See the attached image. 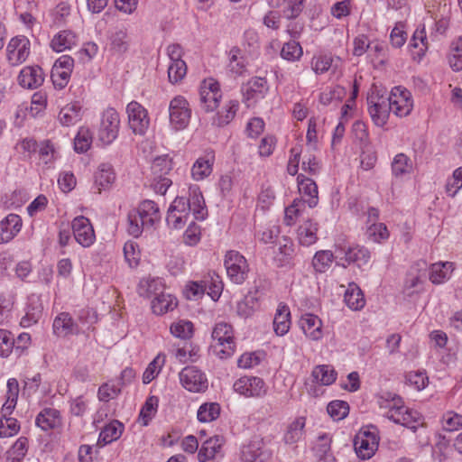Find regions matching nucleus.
<instances>
[{
  "label": "nucleus",
  "instance_id": "obj_41",
  "mask_svg": "<svg viewBox=\"0 0 462 462\" xmlns=\"http://www.w3.org/2000/svg\"><path fill=\"white\" fill-rule=\"evenodd\" d=\"M124 424L120 421L115 420L106 425L99 433L97 444L101 446H105L112 443L118 439L123 431H124Z\"/></svg>",
  "mask_w": 462,
  "mask_h": 462
},
{
  "label": "nucleus",
  "instance_id": "obj_46",
  "mask_svg": "<svg viewBox=\"0 0 462 462\" xmlns=\"http://www.w3.org/2000/svg\"><path fill=\"white\" fill-rule=\"evenodd\" d=\"M311 375L317 383L323 385H330L337 378V373L335 370L327 365H317L314 367Z\"/></svg>",
  "mask_w": 462,
  "mask_h": 462
},
{
  "label": "nucleus",
  "instance_id": "obj_56",
  "mask_svg": "<svg viewBox=\"0 0 462 462\" xmlns=\"http://www.w3.org/2000/svg\"><path fill=\"white\" fill-rule=\"evenodd\" d=\"M327 411L334 420H341L347 416L349 405L345 401L335 400L328 403Z\"/></svg>",
  "mask_w": 462,
  "mask_h": 462
},
{
  "label": "nucleus",
  "instance_id": "obj_13",
  "mask_svg": "<svg viewBox=\"0 0 462 462\" xmlns=\"http://www.w3.org/2000/svg\"><path fill=\"white\" fill-rule=\"evenodd\" d=\"M367 104L368 112L374 124L383 127L387 123L390 112H392L387 97L380 95L379 92H373L367 97Z\"/></svg>",
  "mask_w": 462,
  "mask_h": 462
},
{
  "label": "nucleus",
  "instance_id": "obj_63",
  "mask_svg": "<svg viewBox=\"0 0 462 462\" xmlns=\"http://www.w3.org/2000/svg\"><path fill=\"white\" fill-rule=\"evenodd\" d=\"M40 160L46 165H51L59 156V152L56 150L53 143L46 141L41 143L39 149Z\"/></svg>",
  "mask_w": 462,
  "mask_h": 462
},
{
  "label": "nucleus",
  "instance_id": "obj_24",
  "mask_svg": "<svg viewBox=\"0 0 462 462\" xmlns=\"http://www.w3.org/2000/svg\"><path fill=\"white\" fill-rule=\"evenodd\" d=\"M263 292L254 288L249 291L244 300L237 303V314L242 318H249L261 309Z\"/></svg>",
  "mask_w": 462,
  "mask_h": 462
},
{
  "label": "nucleus",
  "instance_id": "obj_12",
  "mask_svg": "<svg viewBox=\"0 0 462 462\" xmlns=\"http://www.w3.org/2000/svg\"><path fill=\"white\" fill-rule=\"evenodd\" d=\"M379 436L375 428L360 431L354 441L356 455L362 459L371 458L379 446Z\"/></svg>",
  "mask_w": 462,
  "mask_h": 462
},
{
  "label": "nucleus",
  "instance_id": "obj_62",
  "mask_svg": "<svg viewBox=\"0 0 462 462\" xmlns=\"http://www.w3.org/2000/svg\"><path fill=\"white\" fill-rule=\"evenodd\" d=\"M124 255L128 265L136 267L141 259V252L138 245L134 241H127L124 245Z\"/></svg>",
  "mask_w": 462,
  "mask_h": 462
},
{
  "label": "nucleus",
  "instance_id": "obj_3",
  "mask_svg": "<svg viewBox=\"0 0 462 462\" xmlns=\"http://www.w3.org/2000/svg\"><path fill=\"white\" fill-rule=\"evenodd\" d=\"M160 220L158 205L152 200H143L137 208L129 212L127 232L134 237H139L144 230L152 229Z\"/></svg>",
  "mask_w": 462,
  "mask_h": 462
},
{
  "label": "nucleus",
  "instance_id": "obj_29",
  "mask_svg": "<svg viewBox=\"0 0 462 462\" xmlns=\"http://www.w3.org/2000/svg\"><path fill=\"white\" fill-rule=\"evenodd\" d=\"M319 225L312 219L303 221L296 229V239L302 246H310L318 241Z\"/></svg>",
  "mask_w": 462,
  "mask_h": 462
},
{
  "label": "nucleus",
  "instance_id": "obj_44",
  "mask_svg": "<svg viewBox=\"0 0 462 462\" xmlns=\"http://www.w3.org/2000/svg\"><path fill=\"white\" fill-rule=\"evenodd\" d=\"M220 411L221 408L217 402H205L198 409L197 418L200 422L208 423L219 417Z\"/></svg>",
  "mask_w": 462,
  "mask_h": 462
},
{
  "label": "nucleus",
  "instance_id": "obj_59",
  "mask_svg": "<svg viewBox=\"0 0 462 462\" xmlns=\"http://www.w3.org/2000/svg\"><path fill=\"white\" fill-rule=\"evenodd\" d=\"M331 439L328 434H322L319 437L314 447L316 455L320 458L324 457L325 462H334V457L329 453Z\"/></svg>",
  "mask_w": 462,
  "mask_h": 462
},
{
  "label": "nucleus",
  "instance_id": "obj_9",
  "mask_svg": "<svg viewBox=\"0 0 462 462\" xmlns=\"http://www.w3.org/2000/svg\"><path fill=\"white\" fill-rule=\"evenodd\" d=\"M120 128L119 114L114 108H107L101 116L98 129V140L104 145L111 144L118 136Z\"/></svg>",
  "mask_w": 462,
  "mask_h": 462
},
{
  "label": "nucleus",
  "instance_id": "obj_50",
  "mask_svg": "<svg viewBox=\"0 0 462 462\" xmlns=\"http://www.w3.org/2000/svg\"><path fill=\"white\" fill-rule=\"evenodd\" d=\"M302 54V47L300 46V42L295 40L285 42L281 50V57L283 60L291 62L299 60Z\"/></svg>",
  "mask_w": 462,
  "mask_h": 462
},
{
  "label": "nucleus",
  "instance_id": "obj_15",
  "mask_svg": "<svg viewBox=\"0 0 462 462\" xmlns=\"http://www.w3.org/2000/svg\"><path fill=\"white\" fill-rule=\"evenodd\" d=\"M268 91L269 85L266 79L252 78L242 87L243 101L247 107H251L264 98Z\"/></svg>",
  "mask_w": 462,
  "mask_h": 462
},
{
  "label": "nucleus",
  "instance_id": "obj_33",
  "mask_svg": "<svg viewBox=\"0 0 462 462\" xmlns=\"http://www.w3.org/2000/svg\"><path fill=\"white\" fill-rule=\"evenodd\" d=\"M263 447V443L261 439L257 437L253 438L247 443L241 446L240 460L242 462H263L259 460Z\"/></svg>",
  "mask_w": 462,
  "mask_h": 462
},
{
  "label": "nucleus",
  "instance_id": "obj_52",
  "mask_svg": "<svg viewBox=\"0 0 462 462\" xmlns=\"http://www.w3.org/2000/svg\"><path fill=\"white\" fill-rule=\"evenodd\" d=\"M227 69L236 76L242 75L245 71V59L241 56V52L238 48H232L230 50Z\"/></svg>",
  "mask_w": 462,
  "mask_h": 462
},
{
  "label": "nucleus",
  "instance_id": "obj_61",
  "mask_svg": "<svg viewBox=\"0 0 462 462\" xmlns=\"http://www.w3.org/2000/svg\"><path fill=\"white\" fill-rule=\"evenodd\" d=\"M441 425L446 431H455L462 428V415L455 411H446L441 419Z\"/></svg>",
  "mask_w": 462,
  "mask_h": 462
},
{
  "label": "nucleus",
  "instance_id": "obj_20",
  "mask_svg": "<svg viewBox=\"0 0 462 462\" xmlns=\"http://www.w3.org/2000/svg\"><path fill=\"white\" fill-rule=\"evenodd\" d=\"M226 440L223 436L215 435L206 439L198 453V460L199 462H208L217 457H223V446Z\"/></svg>",
  "mask_w": 462,
  "mask_h": 462
},
{
  "label": "nucleus",
  "instance_id": "obj_32",
  "mask_svg": "<svg viewBox=\"0 0 462 462\" xmlns=\"http://www.w3.org/2000/svg\"><path fill=\"white\" fill-rule=\"evenodd\" d=\"M409 46L416 50L415 51H412L413 59L420 61L429 49V42L424 25L419 26L414 31Z\"/></svg>",
  "mask_w": 462,
  "mask_h": 462
},
{
  "label": "nucleus",
  "instance_id": "obj_1",
  "mask_svg": "<svg viewBox=\"0 0 462 462\" xmlns=\"http://www.w3.org/2000/svg\"><path fill=\"white\" fill-rule=\"evenodd\" d=\"M190 212L195 219L204 220L208 215L203 195L197 185L189 188V198L177 197L171 202L166 221L169 226L181 229L190 217Z\"/></svg>",
  "mask_w": 462,
  "mask_h": 462
},
{
  "label": "nucleus",
  "instance_id": "obj_55",
  "mask_svg": "<svg viewBox=\"0 0 462 462\" xmlns=\"http://www.w3.org/2000/svg\"><path fill=\"white\" fill-rule=\"evenodd\" d=\"M187 74V65L184 60L170 62L168 68V79L171 84H179Z\"/></svg>",
  "mask_w": 462,
  "mask_h": 462
},
{
  "label": "nucleus",
  "instance_id": "obj_4",
  "mask_svg": "<svg viewBox=\"0 0 462 462\" xmlns=\"http://www.w3.org/2000/svg\"><path fill=\"white\" fill-rule=\"evenodd\" d=\"M6 388V399L1 409L2 418L0 419V438L12 437L17 434L20 430V425L18 424L17 420L9 417L17 403L19 394L18 381L15 378L8 379Z\"/></svg>",
  "mask_w": 462,
  "mask_h": 462
},
{
  "label": "nucleus",
  "instance_id": "obj_48",
  "mask_svg": "<svg viewBox=\"0 0 462 462\" xmlns=\"http://www.w3.org/2000/svg\"><path fill=\"white\" fill-rule=\"evenodd\" d=\"M28 450V439L20 437L7 451L8 462H21Z\"/></svg>",
  "mask_w": 462,
  "mask_h": 462
},
{
  "label": "nucleus",
  "instance_id": "obj_11",
  "mask_svg": "<svg viewBox=\"0 0 462 462\" xmlns=\"http://www.w3.org/2000/svg\"><path fill=\"white\" fill-rule=\"evenodd\" d=\"M390 104L392 112L399 117L409 116L413 108V99L411 92L402 87L397 86L392 88L391 93L386 97Z\"/></svg>",
  "mask_w": 462,
  "mask_h": 462
},
{
  "label": "nucleus",
  "instance_id": "obj_37",
  "mask_svg": "<svg viewBox=\"0 0 462 462\" xmlns=\"http://www.w3.org/2000/svg\"><path fill=\"white\" fill-rule=\"evenodd\" d=\"M82 106L79 102H71L64 106L58 116L60 123L64 126H70L81 119Z\"/></svg>",
  "mask_w": 462,
  "mask_h": 462
},
{
  "label": "nucleus",
  "instance_id": "obj_7",
  "mask_svg": "<svg viewBox=\"0 0 462 462\" xmlns=\"http://www.w3.org/2000/svg\"><path fill=\"white\" fill-rule=\"evenodd\" d=\"M224 265L228 279L235 284H243L249 273V264L246 258L238 251H227Z\"/></svg>",
  "mask_w": 462,
  "mask_h": 462
},
{
  "label": "nucleus",
  "instance_id": "obj_19",
  "mask_svg": "<svg viewBox=\"0 0 462 462\" xmlns=\"http://www.w3.org/2000/svg\"><path fill=\"white\" fill-rule=\"evenodd\" d=\"M299 326L305 337L310 341H319L324 337L321 319L312 313L302 314Z\"/></svg>",
  "mask_w": 462,
  "mask_h": 462
},
{
  "label": "nucleus",
  "instance_id": "obj_8",
  "mask_svg": "<svg viewBox=\"0 0 462 462\" xmlns=\"http://www.w3.org/2000/svg\"><path fill=\"white\" fill-rule=\"evenodd\" d=\"M222 99L219 83L212 79H205L199 85V106L206 113L214 112Z\"/></svg>",
  "mask_w": 462,
  "mask_h": 462
},
{
  "label": "nucleus",
  "instance_id": "obj_6",
  "mask_svg": "<svg viewBox=\"0 0 462 462\" xmlns=\"http://www.w3.org/2000/svg\"><path fill=\"white\" fill-rule=\"evenodd\" d=\"M169 126L173 132L185 130L190 122L191 108L187 98L175 96L169 103Z\"/></svg>",
  "mask_w": 462,
  "mask_h": 462
},
{
  "label": "nucleus",
  "instance_id": "obj_30",
  "mask_svg": "<svg viewBox=\"0 0 462 462\" xmlns=\"http://www.w3.org/2000/svg\"><path fill=\"white\" fill-rule=\"evenodd\" d=\"M116 180L113 167L109 163H101L95 173L94 189L101 193L108 189Z\"/></svg>",
  "mask_w": 462,
  "mask_h": 462
},
{
  "label": "nucleus",
  "instance_id": "obj_22",
  "mask_svg": "<svg viewBox=\"0 0 462 462\" xmlns=\"http://www.w3.org/2000/svg\"><path fill=\"white\" fill-rule=\"evenodd\" d=\"M297 184L299 193L301 195L305 204H308L310 208H315L319 202V190L316 182L306 177L304 174H298Z\"/></svg>",
  "mask_w": 462,
  "mask_h": 462
},
{
  "label": "nucleus",
  "instance_id": "obj_28",
  "mask_svg": "<svg viewBox=\"0 0 462 462\" xmlns=\"http://www.w3.org/2000/svg\"><path fill=\"white\" fill-rule=\"evenodd\" d=\"M23 221L20 216L9 214L0 221V243L10 242L21 231Z\"/></svg>",
  "mask_w": 462,
  "mask_h": 462
},
{
  "label": "nucleus",
  "instance_id": "obj_39",
  "mask_svg": "<svg viewBox=\"0 0 462 462\" xmlns=\"http://www.w3.org/2000/svg\"><path fill=\"white\" fill-rule=\"evenodd\" d=\"M239 103L237 100H229L224 105L216 116L212 118V125L222 127L228 125L236 116L238 110Z\"/></svg>",
  "mask_w": 462,
  "mask_h": 462
},
{
  "label": "nucleus",
  "instance_id": "obj_64",
  "mask_svg": "<svg viewBox=\"0 0 462 462\" xmlns=\"http://www.w3.org/2000/svg\"><path fill=\"white\" fill-rule=\"evenodd\" d=\"M163 365V359L157 356L146 367L143 374V383L144 384L150 383L160 374Z\"/></svg>",
  "mask_w": 462,
  "mask_h": 462
},
{
  "label": "nucleus",
  "instance_id": "obj_27",
  "mask_svg": "<svg viewBox=\"0 0 462 462\" xmlns=\"http://www.w3.org/2000/svg\"><path fill=\"white\" fill-rule=\"evenodd\" d=\"M35 424L44 431L56 430L61 427L62 417L57 409L44 408L36 416Z\"/></svg>",
  "mask_w": 462,
  "mask_h": 462
},
{
  "label": "nucleus",
  "instance_id": "obj_35",
  "mask_svg": "<svg viewBox=\"0 0 462 462\" xmlns=\"http://www.w3.org/2000/svg\"><path fill=\"white\" fill-rule=\"evenodd\" d=\"M291 311L288 306L280 304L273 319V330L277 336L282 337L291 328Z\"/></svg>",
  "mask_w": 462,
  "mask_h": 462
},
{
  "label": "nucleus",
  "instance_id": "obj_45",
  "mask_svg": "<svg viewBox=\"0 0 462 462\" xmlns=\"http://www.w3.org/2000/svg\"><path fill=\"white\" fill-rule=\"evenodd\" d=\"M334 261V254L329 250L316 252L312 259V266L316 273H326Z\"/></svg>",
  "mask_w": 462,
  "mask_h": 462
},
{
  "label": "nucleus",
  "instance_id": "obj_43",
  "mask_svg": "<svg viewBox=\"0 0 462 462\" xmlns=\"http://www.w3.org/2000/svg\"><path fill=\"white\" fill-rule=\"evenodd\" d=\"M158 407L159 398L157 396L151 395L147 397L139 413V422L143 426H147L156 415Z\"/></svg>",
  "mask_w": 462,
  "mask_h": 462
},
{
  "label": "nucleus",
  "instance_id": "obj_38",
  "mask_svg": "<svg viewBox=\"0 0 462 462\" xmlns=\"http://www.w3.org/2000/svg\"><path fill=\"white\" fill-rule=\"evenodd\" d=\"M371 258L370 251L362 245H352L345 251V260L349 263H355L358 268L368 263Z\"/></svg>",
  "mask_w": 462,
  "mask_h": 462
},
{
  "label": "nucleus",
  "instance_id": "obj_51",
  "mask_svg": "<svg viewBox=\"0 0 462 462\" xmlns=\"http://www.w3.org/2000/svg\"><path fill=\"white\" fill-rule=\"evenodd\" d=\"M92 143V134L88 127H79L77 135L74 138V149L77 152H87Z\"/></svg>",
  "mask_w": 462,
  "mask_h": 462
},
{
  "label": "nucleus",
  "instance_id": "obj_40",
  "mask_svg": "<svg viewBox=\"0 0 462 462\" xmlns=\"http://www.w3.org/2000/svg\"><path fill=\"white\" fill-rule=\"evenodd\" d=\"M344 301L352 310H360L365 304L364 294L359 286L350 282L344 295Z\"/></svg>",
  "mask_w": 462,
  "mask_h": 462
},
{
  "label": "nucleus",
  "instance_id": "obj_26",
  "mask_svg": "<svg viewBox=\"0 0 462 462\" xmlns=\"http://www.w3.org/2000/svg\"><path fill=\"white\" fill-rule=\"evenodd\" d=\"M52 329L53 333L60 337H65L69 335H77L80 332L78 324L68 312H61L56 316L53 320Z\"/></svg>",
  "mask_w": 462,
  "mask_h": 462
},
{
  "label": "nucleus",
  "instance_id": "obj_42",
  "mask_svg": "<svg viewBox=\"0 0 462 462\" xmlns=\"http://www.w3.org/2000/svg\"><path fill=\"white\" fill-rule=\"evenodd\" d=\"M178 305L177 299L171 294H158L152 301V310L156 315L173 310Z\"/></svg>",
  "mask_w": 462,
  "mask_h": 462
},
{
  "label": "nucleus",
  "instance_id": "obj_53",
  "mask_svg": "<svg viewBox=\"0 0 462 462\" xmlns=\"http://www.w3.org/2000/svg\"><path fill=\"white\" fill-rule=\"evenodd\" d=\"M170 330L175 337L189 339L193 335V324L189 320L180 319L173 322L171 325Z\"/></svg>",
  "mask_w": 462,
  "mask_h": 462
},
{
  "label": "nucleus",
  "instance_id": "obj_49",
  "mask_svg": "<svg viewBox=\"0 0 462 462\" xmlns=\"http://www.w3.org/2000/svg\"><path fill=\"white\" fill-rule=\"evenodd\" d=\"M305 208V200L302 199H293L292 203L285 208L284 223L287 226H292L297 218L302 215Z\"/></svg>",
  "mask_w": 462,
  "mask_h": 462
},
{
  "label": "nucleus",
  "instance_id": "obj_58",
  "mask_svg": "<svg viewBox=\"0 0 462 462\" xmlns=\"http://www.w3.org/2000/svg\"><path fill=\"white\" fill-rule=\"evenodd\" d=\"M162 285V280L159 278H145L140 281L137 291L140 296L150 297L156 294Z\"/></svg>",
  "mask_w": 462,
  "mask_h": 462
},
{
  "label": "nucleus",
  "instance_id": "obj_25",
  "mask_svg": "<svg viewBox=\"0 0 462 462\" xmlns=\"http://www.w3.org/2000/svg\"><path fill=\"white\" fill-rule=\"evenodd\" d=\"M25 314L21 319L20 324L23 328H29L36 324L42 316L43 307L39 295L32 294L27 299V304L24 309Z\"/></svg>",
  "mask_w": 462,
  "mask_h": 462
},
{
  "label": "nucleus",
  "instance_id": "obj_2",
  "mask_svg": "<svg viewBox=\"0 0 462 462\" xmlns=\"http://www.w3.org/2000/svg\"><path fill=\"white\" fill-rule=\"evenodd\" d=\"M377 403L383 415L395 424H400L413 430L420 424L419 412L406 407L402 398L396 393H382L377 398Z\"/></svg>",
  "mask_w": 462,
  "mask_h": 462
},
{
  "label": "nucleus",
  "instance_id": "obj_16",
  "mask_svg": "<svg viewBox=\"0 0 462 462\" xmlns=\"http://www.w3.org/2000/svg\"><path fill=\"white\" fill-rule=\"evenodd\" d=\"M31 53V42L23 35L13 37L6 47V57L12 66L24 62Z\"/></svg>",
  "mask_w": 462,
  "mask_h": 462
},
{
  "label": "nucleus",
  "instance_id": "obj_57",
  "mask_svg": "<svg viewBox=\"0 0 462 462\" xmlns=\"http://www.w3.org/2000/svg\"><path fill=\"white\" fill-rule=\"evenodd\" d=\"M172 170V160L169 155L156 157L152 164L153 176H166Z\"/></svg>",
  "mask_w": 462,
  "mask_h": 462
},
{
  "label": "nucleus",
  "instance_id": "obj_23",
  "mask_svg": "<svg viewBox=\"0 0 462 462\" xmlns=\"http://www.w3.org/2000/svg\"><path fill=\"white\" fill-rule=\"evenodd\" d=\"M17 80L22 88L34 89L42 85L44 74L39 66H26L20 71Z\"/></svg>",
  "mask_w": 462,
  "mask_h": 462
},
{
  "label": "nucleus",
  "instance_id": "obj_54",
  "mask_svg": "<svg viewBox=\"0 0 462 462\" xmlns=\"http://www.w3.org/2000/svg\"><path fill=\"white\" fill-rule=\"evenodd\" d=\"M367 238L374 243H381L389 238V231L383 223H372L366 227Z\"/></svg>",
  "mask_w": 462,
  "mask_h": 462
},
{
  "label": "nucleus",
  "instance_id": "obj_18",
  "mask_svg": "<svg viewBox=\"0 0 462 462\" xmlns=\"http://www.w3.org/2000/svg\"><path fill=\"white\" fill-rule=\"evenodd\" d=\"M73 235L76 241L83 247L91 246L96 241V235L89 219L79 216L76 217L71 224Z\"/></svg>",
  "mask_w": 462,
  "mask_h": 462
},
{
  "label": "nucleus",
  "instance_id": "obj_5",
  "mask_svg": "<svg viewBox=\"0 0 462 462\" xmlns=\"http://www.w3.org/2000/svg\"><path fill=\"white\" fill-rule=\"evenodd\" d=\"M212 346L215 354L221 359L230 357L236 350L234 330L230 324L218 322L212 331Z\"/></svg>",
  "mask_w": 462,
  "mask_h": 462
},
{
  "label": "nucleus",
  "instance_id": "obj_34",
  "mask_svg": "<svg viewBox=\"0 0 462 462\" xmlns=\"http://www.w3.org/2000/svg\"><path fill=\"white\" fill-rule=\"evenodd\" d=\"M305 421L304 417H298L287 426L282 437V441L286 445H295L302 439Z\"/></svg>",
  "mask_w": 462,
  "mask_h": 462
},
{
  "label": "nucleus",
  "instance_id": "obj_14",
  "mask_svg": "<svg viewBox=\"0 0 462 462\" xmlns=\"http://www.w3.org/2000/svg\"><path fill=\"white\" fill-rule=\"evenodd\" d=\"M180 384L190 393H202L208 389L206 374L196 366H186L179 374Z\"/></svg>",
  "mask_w": 462,
  "mask_h": 462
},
{
  "label": "nucleus",
  "instance_id": "obj_36",
  "mask_svg": "<svg viewBox=\"0 0 462 462\" xmlns=\"http://www.w3.org/2000/svg\"><path fill=\"white\" fill-rule=\"evenodd\" d=\"M454 271V263L451 262H438L431 264L430 269V280L434 284H441L449 280Z\"/></svg>",
  "mask_w": 462,
  "mask_h": 462
},
{
  "label": "nucleus",
  "instance_id": "obj_17",
  "mask_svg": "<svg viewBox=\"0 0 462 462\" xmlns=\"http://www.w3.org/2000/svg\"><path fill=\"white\" fill-rule=\"evenodd\" d=\"M126 113L132 131L135 134H144L150 125L147 110L138 102L132 101L126 106Z\"/></svg>",
  "mask_w": 462,
  "mask_h": 462
},
{
  "label": "nucleus",
  "instance_id": "obj_10",
  "mask_svg": "<svg viewBox=\"0 0 462 462\" xmlns=\"http://www.w3.org/2000/svg\"><path fill=\"white\" fill-rule=\"evenodd\" d=\"M233 390L245 398H261L266 395L268 387L262 378L245 375L235 381Z\"/></svg>",
  "mask_w": 462,
  "mask_h": 462
},
{
  "label": "nucleus",
  "instance_id": "obj_21",
  "mask_svg": "<svg viewBox=\"0 0 462 462\" xmlns=\"http://www.w3.org/2000/svg\"><path fill=\"white\" fill-rule=\"evenodd\" d=\"M215 160L214 151H206L194 162L190 170L191 178L196 181L207 179L213 171Z\"/></svg>",
  "mask_w": 462,
  "mask_h": 462
},
{
  "label": "nucleus",
  "instance_id": "obj_47",
  "mask_svg": "<svg viewBox=\"0 0 462 462\" xmlns=\"http://www.w3.org/2000/svg\"><path fill=\"white\" fill-rule=\"evenodd\" d=\"M412 171V162L404 153H398L394 156L392 162V172L395 177H402L411 173Z\"/></svg>",
  "mask_w": 462,
  "mask_h": 462
},
{
  "label": "nucleus",
  "instance_id": "obj_31",
  "mask_svg": "<svg viewBox=\"0 0 462 462\" xmlns=\"http://www.w3.org/2000/svg\"><path fill=\"white\" fill-rule=\"evenodd\" d=\"M78 36L70 30H63L56 33L51 41V48L56 52L70 50L77 45Z\"/></svg>",
  "mask_w": 462,
  "mask_h": 462
},
{
  "label": "nucleus",
  "instance_id": "obj_60",
  "mask_svg": "<svg viewBox=\"0 0 462 462\" xmlns=\"http://www.w3.org/2000/svg\"><path fill=\"white\" fill-rule=\"evenodd\" d=\"M462 188V167L456 169L451 177L448 178L445 190L448 196L454 198Z\"/></svg>",
  "mask_w": 462,
  "mask_h": 462
}]
</instances>
